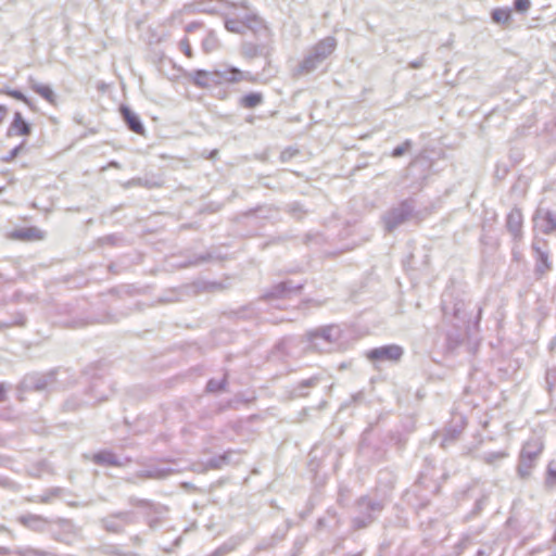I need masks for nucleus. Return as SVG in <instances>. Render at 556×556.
<instances>
[{
	"label": "nucleus",
	"mask_w": 556,
	"mask_h": 556,
	"mask_svg": "<svg viewBox=\"0 0 556 556\" xmlns=\"http://www.w3.org/2000/svg\"><path fill=\"white\" fill-rule=\"evenodd\" d=\"M521 224L522 216L520 212L515 211L508 215L507 225L514 232H518L520 230Z\"/></svg>",
	"instance_id": "nucleus-11"
},
{
	"label": "nucleus",
	"mask_w": 556,
	"mask_h": 556,
	"mask_svg": "<svg viewBox=\"0 0 556 556\" xmlns=\"http://www.w3.org/2000/svg\"><path fill=\"white\" fill-rule=\"evenodd\" d=\"M33 90L50 103H55V94L48 85H34Z\"/></svg>",
	"instance_id": "nucleus-7"
},
{
	"label": "nucleus",
	"mask_w": 556,
	"mask_h": 556,
	"mask_svg": "<svg viewBox=\"0 0 556 556\" xmlns=\"http://www.w3.org/2000/svg\"><path fill=\"white\" fill-rule=\"evenodd\" d=\"M119 111L124 121L126 122L131 131L138 135L144 134V128L138 115H136L134 112H131L129 108L125 105L121 106Z\"/></svg>",
	"instance_id": "nucleus-5"
},
{
	"label": "nucleus",
	"mask_w": 556,
	"mask_h": 556,
	"mask_svg": "<svg viewBox=\"0 0 556 556\" xmlns=\"http://www.w3.org/2000/svg\"><path fill=\"white\" fill-rule=\"evenodd\" d=\"M540 261H541V263L545 266V268H546V269H548V268H549V264H548V256H547V254H545V253L541 252V253H540Z\"/></svg>",
	"instance_id": "nucleus-19"
},
{
	"label": "nucleus",
	"mask_w": 556,
	"mask_h": 556,
	"mask_svg": "<svg viewBox=\"0 0 556 556\" xmlns=\"http://www.w3.org/2000/svg\"><path fill=\"white\" fill-rule=\"evenodd\" d=\"M29 519H37V517H29ZM22 520L24 523H26L28 521V518H23Z\"/></svg>",
	"instance_id": "nucleus-22"
},
{
	"label": "nucleus",
	"mask_w": 556,
	"mask_h": 556,
	"mask_svg": "<svg viewBox=\"0 0 556 556\" xmlns=\"http://www.w3.org/2000/svg\"><path fill=\"white\" fill-rule=\"evenodd\" d=\"M262 101H263V97L261 93L252 92V93H249V94H245L244 97H242L241 105L247 109H253V108L257 106L258 104H261Z\"/></svg>",
	"instance_id": "nucleus-9"
},
{
	"label": "nucleus",
	"mask_w": 556,
	"mask_h": 556,
	"mask_svg": "<svg viewBox=\"0 0 556 556\" xmlns=\"http://www.w3.org/2000/svg\"><path fill=\"white\" fill-rule=\"evenodd\" d=\"M180 50L188 58L191 59L193 56V51L191 48V43L188 38H184L179 42Z\"/></svg>",
	"instance_id": "nucleus-13"
},
{
	"label": "nucleus",
	"mask_w": 556,
	"mask_h": 556,
	"mask_svg": "<svg viewBox=\"0 0 556 556\" xmlns=\"http://www.w3.org/2000/svg\"><path fill=\"white\" fill-rule=\"evenodd\" d=\"M24 146H25V143H24V142H23V143H21L20 146H17L16 148H14V149L9 153V155L3 156V157H2V160H3V161H5V162H11L12 160H14V159L16 157V155L18 154V152H20L21 150H23V149H24Z\"/></svg>",
	"instance_id": "nucleus-17"
},
{
	"label": "nucleus",
	"mask_w": 556,
	"mask_h": 556,
	"mask_svg": "<svg viewBox=\"0 0 556 556\" xmlns=\"http://www.w3.org/2000/svg\"><path fill=\"white\" fill-rule=\"evenodd\" d=\"M514 8L517 12L526 13L531 8L530 0H515Z\"/></svg>",
	"instance_id": "nucleus-15"
},
{
	"label": "nucleus",
	"mask_w": 556,
	"mask_h": 556,
	"mask_svg": "<svg viewBox=\"0 0 556 556\" xmlns=\"http://www.w3.org/2000/svg\"><path fill=\"white\" fill-rule=\"evenodd\" d=\"M30 125L24 119L20 112H15L9 128V135L27 137L30 135Z\"/></svg>",
	"instance_id": "nucleus-4"
},
{
	"label": "nucleus",
	"mask_w": 556,
	"mask_h": 556,
	"mask_svg": "<svg viewBox=\"0 0 556 556\" xmlns=\"http://www.w3.org/2000/svg\"><path fill=\"white\" fill-rule=\"evenodd\" d=\"M94 460H96V462H98V463H100V462L102 460L101 455H99V454H98V455H94Z\"/></svg>",
	"instance_id": "nucleus-21"
},
{
	"label": "nucleus",
	"mask_w": 556,
	"mask_h": 556,
	"mask_svg": "<svg viewBox=\"0 0 556 556\" xmlns=\"http://www.w3.org/2000/svg\"><path fill=\"white\" fill-rule=\"evenodd\" d=\"M8 117V108L0 104V126L5 122Z\"/></svg>",
	"instance_id": "nucleus-18"
},
{
	"label": "nucleus",
	"mask_w": 556,
	"mask_h": 556,
	"mask_svg": "<svg viewBox=\"0 0 556 556\" xmlns=\"http://www.w3.org/2000/svg\"><path fill=\"white\" fill-rule=\"evenodd\" d=\"M263 21L254 13H247L243 16L229 17L225 22L228 31L235 34H243L247 30H254L262 25Z\"/></svg>",
	"instance_id": "nucleus-1"
},
{
	"label": "nucleus",
	"mask_w": 556,
	"mask_h": 556,
	"mask_svg": "<svg viewBox=\"0 0 556 556\" xmlns=\"http://www.w3.org/2000/svg\"><path fill=\"white\" fill-rule=\"evenodd\" d=\"M3 188H0V193L2 192Z\"/></svg>",
	"instance_id": "nucleus-23"
},
{
	"label": "nucleus",
	"mask_w": 556,
	"mask_h": 556,
	"mask_svg": "<svg viewBox=\"0 0 556 556\" xmlns=\"http://www.w3.org/2000/svg\"><path fill=\"white\" fill-rule=\"evenodd\" d=\"M403 355V350L399 345H386L374 349L367 353V357L371 361H399Z\"/></svg>",
	"instance_id": "nucleus-2"
},
{
	"label": "nucleus",
	"mask_w": 556,
	"mask_h": 556,
	"mask_svg": "<svg viewBox=\"0 0 556 556\" xmlns=\"http://www.w3.org/2000/svg\"><path fill=\"white\" fill-rule=\"evenodd\" d=\"M191 81L199 88H207L210 86V73L205 70H198L190 74Z\"/></svg>",
	"instance_id": "nucleus-6"
},
{
	"label": "nucleus",
	"mask_w": 556,
	"mask_h": 556,
	"mask_svg": "<svg viewBox=\"0 0 556 556\" xmlns=\"http://www.w3.org/2000/svg\"><path fill=\"white\" fill-rule=\"evenodd\" d=\"M7 96L15 99V100H18V101H22L23 103L27 104V105H30V101L28 100L27 97H25L21 91L18 90H7L4 92Z\"/></svg>",
	"instance_id": "nucleus-14"
},
{
	"label": "nucleus",
	"mask_w": 556,
	"mask_h": 556,
	"mask_svg": "<svg viewBox=\"0 0 556 556\" xmlns=\"http://www.w3.org/2000/svg\"><path fill=\"white\" fill-rule=\"evenodd\" d=\"M543 231L549 233L556 230V214L546 212L541 216Z\"/></svg>",
	"instance_id": "nucleus-8"
},
{
	"label": "nucleus",
	"mask_w": 556,
	"mask_h": 556,
	"mask_svg": "<svg viewBox=\"0 0 556 556\" xmlns=\"http://www.w3.org/2000/svg\"><path fill=\"white\" fill-rule=\"evenodd\" d=\"M228 72L232 75L228 81L229 83H238L242 79V73L240 70L236 68V67H230L228 70Z\"/></svg>",
	"instance_id": "nucleus-16"
},
{
	"label": "nucleus",
	"mask_w": 556,
	"mask_h": 556,
	"mask_svg": "<svg viewBox=\"0 0 556 556\" xmlns=\"http://www.w3.org/2000/svg\"><path fill=\"white\" fill-rule=\"evenodd\" d=\"M510 16L509 9L497 8L492 12V20L495 23L506 24L510 21Z\"/></svg>",
	"instance_id": "nucleus-10"
},
{
	"label": "nucleus",
	"mask_w": 556,
	"mask_h": 556,
	"mask_svg": "<svg viewBox=\"0 0 556 556\" xmlns=\"http://www.w3.org/2000/svg\"><path fill=\"white\" fill-rule=\"evenodd\" d=\"M8 238L15 241L34 242L42 240L45 232L37 227H25L9 232Z\"/></svg>",
	"instance_id": "nucleus-3"
},
{
	"label": "nucleus",
	"mask_w": 556,
	"mask_h": 556,
	"mask_svg": "<svg viewBox=\"0 0 556 556\" xmlns=\"http://www.w3.org/2000/svg\"><path fill=\"white\" fill-rule=\"evenodd\" d=\"M404 152V149L402 148H396L394 151H393V155L394 156H400L402 155V153Z\"/></svg>",
	"instance_id": "nucleus-20"
},
{
	"label": "nucleus",
	"mask_w": 556,
	"mask_h": 556,
	"mask_svg": "<svg viewBox=\"0 0 556 556\" xmlns=\"http://www.w3.org/2000/svg\"><path fill=\"white\" fill-rule=\"evenodd\" d=\"M324 55L316 53L315 55L305 59L301 65L302 72H309L314 68L315 63L318 62Z\"/></svg>",
	"instance_id": "nucleus-12"
}]
</instances>
